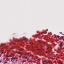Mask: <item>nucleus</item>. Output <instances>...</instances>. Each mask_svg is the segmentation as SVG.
<instances>
[{
    "instance_id": "nucleus-18",
    "label": "nucleus",
    "mask_w": 64,
    "mask_h": 64,
    "mask_svg": "<svg viewBox=\"0 0 64 64\" xmlns=\"http://www.w3.org/2000/svg\"><path fill=\"white\" fill-rule=\"evenodd\" d=\"M12 60H11V61H12Z\"/></svg>"
},
{
    "instance_id": "nucleus-21",
    "label": "nucleus",
    "mask_w": 64,
    "mask_h": 64,
    "mask_svg": "<svg viewBox=\"0 0 64 64\" xmlns=\"http://www.w3.org/2000/svg\"><path fill=\"white\" fill-rule=\"evenodd\" d=\"M46 57H47V56Z\"/></svg>"
},
{
    "instance_id": "nucleus-5",
    "label": "nucleus",
    "mask_w": 64,
    "mask_h": 64,
    "mask_svg": "<svg viewBox=\"0 0 64 64\" xmlns=\"http://www.w3.org/2000/svg\"><path fill=\"white\" fill-rule=\"evenodd\" d=\"M48 62H51V61H50V60H48Z\"/></svg>"
},
{
    "instance_id": "nucleus-8",
    "label": "nucleus",
    "mask_w": 64,
    "mask_h": 64,
    "mask_svg": "<svg viewBox=\"0 0 64 64\" xmlns=\"http://www.w3.org/2000/svg\"><path fill=\"white\" fill-rule=\"evenodd\" d=\"M47 63V60H46L45 61Z\"/></svg>"
},
{
    "instance_id": "nucleus-9",
    "label": "nucleus",
    "mask_w": 64,
    "mask_h": 64,
    "mask_svg": "<svg viewBox=\"0 0 64 64\" xmlns=\"http://www.w3.org/2000/svg\"><path fill=\"white\" fill-rule=\"evenodd\" d=\"M24 49H22V48H21V50H23Z\"/></svg>"
},
{
    "instance_id": "nucleus-6",
    "label": "nucleus",
    "mask_w": 64,
    "mask_h": 64,
    "mask_svg": "<svg viewBox=\"0 0 64 64\" xmlns=\"http://www.w3.org/2000/svg\"><path fill=\"white\" fill-rule=\"evenodd\" d=\"M46 52V53H49V52Z\"/></svg>"
},
{
    "instance_id": "nucleus-20",
    "label": "nucleus",
    "mask_w": 64,
    "mask_h": 64,
    "mask_svg": "<svg viewBox=\"0 0 64 64\" xmlns=\"http://www.w3.org/2000/svg\"><path fill=\"white\" fill-rule=\"evenodd\" d=\"M61 44H62V43H61Z\"/></svg>"
},
{
    "instance_id": "nucleus-16",
    "label": "nucleus",
    "mask_w": 64,
    "mask_h": 64,
    "mask_svg": "<svg viewBox=\"0 0 64 64\" xmlns=\"http://www.w3.org/2000/svg\"><path fill=\"white\" fill-rule=\"evenodd\" d=\"M21 57V56H19V57H20H20Z\"/></svg>"
},
{
    "instance_id": "nucleus-14",
    "label": "nucleus",
    "mask_w": 64,
    "mask_h": 64,
    "mask_svg": "<svg viewBox=\"0 0 64 64\" xmlns=\"http://www.w3.org/2000/svg\"><path fill=\"white\" fill-rule=\"evenodd\" d=\"M3 52H2L1 53L2 54H3Z\"/></svg>"
},
{
    "instance_id": "nucleus-19",
    "label": "nucleus",
    "mask_w": 64,
    "mask_h": 64,
    "mask_svg": "<svg viewBox=\"0 0 64 64\" xmlns=\"http://www.w3.org/2000/svg\"><path fill=\"white\" fill-rule=\"evenodd\" d=\"M38 42H39V41H40V40H38Z\"/></svg>"
},
{
    "instance_id": "nucleus-17",
    "label": "nucleus",
    "mask_w": 64,
    "mask_h": 64,
    "mask_svg": "<svg viewBox=\"0 0 64 64\" xmlns=\"http://www.w3.org/2000/svg\"><path fill=\"white\" fill-rule=\"evenodd\" d=\"M1 61H0V63H1Z\"/></svg>"
},
{
    "instance_id": "nucleus-4",
    "label": "nucleus",
    "mask_w": 64,
    "mask_h": 64,
    "mask_svg": "<svg viewBox=\"0 0 64 64\" xmlns=\"http://www.w3.org/2000/svg\"><path fill=\"white\" fill-rule=\"evenodd\" d=\"M18 54H21V52H18Z\"/></svg>"
},
{
    "instance_id": "nucleus-1",
    "label": "nucleus",
    "mask_w": 64,
    "mask_h": 64,
    "mask_svg": "<svg viewBox=\"0 0 64 64\" xmlns=\"http://www.w3.org/2000/svg\"><path fill=\"white\" fill-rule=\"evenodd\" d=\"M48 46H49V47H48V48L47 49V50H48L49 52H51V51H52V50H50V49H52V48L50 46L48 45Z\"/></svg>"
},
{
    "instance_id": "nucleus-15",
    "label": "nucleus",
    "mask_w": 64,
    "mask_h": 64,
    "mask_svg": "<svg viewBox=\"0 0 64 64\" xmlns=\"http://www.w3.org/2000/svg\"><path fill=\"white\" fill-rule=\"evenodd\" d=\"M2 44V45H4V44Z\"/></svg>"
},
{
    "instance_id": "nucleus-22",
    "label": "nucleus",
    "mask_w": 64,
    "mask_h": 64,
    "mask_svg": "<svg viewBox=\"0 0 64 64\" xmlns=\"http://www.w3.org/2000/svg\"><path fill=\"white\" fill-rule=\"evenodd\" d=\"M60 46L61 47V46Z\"/></svg>"
},
{
    "instance_id": "nucleus-10",
    "label": "nucleus",
    "mask_w": 64,
    "mask_h": 64,
    "mask_svg": "<svg viewBox=\"0 0 64 64\" xmlns=\"http://www.w3.org/2000/svg\"><path fill=\"white\" fill-rule=\"evenodd\" d=\"M24 39L25 40V39H27L26 38H24Z\"/></svg>"
},
{
    "instance_id": "nucleus-3",
    "label": "nucleus",
    "mask_w": 64,
    "mask_h": 64,
    "mask_svg": "<svg viewBox=\"0 0 64 64\" xmlns=\"http://www.w3.org/2000/svg\"><path fill=\"white\" fill-rule=\"evenodd\" d=\"M57 37H58V38H59V37H60V36H58Z\"/></svg>"
},
{
    "instance_id": "nucleus-11",
    "label": "nucleus",
    "mask_w": 64,
    "mask_h": 64,
    "mask_svg": "<svg viewBox=\"0 0 64 64\" xmlns=\"http://www.w3.org/2000/svg\"><path fill=\"white\" fill-rule=\"evenodd\" d=\"M5 63H7V62H6V61H5Z\"/></svg>"
},
{
    "instance_id": "nucleus-13",
    "label": "nucleus",
    "mask_w": 64,
    "mask_h": 64,
    "mask_svg": "<svg viewBox=\"0 0 64 64\" xmlns=\"http://www.w3.org/2000/svg\"><path fill=\"white\" fill-rule=\"evenodd\" d=\"M64 38L63 37H62V39H64Z\"/></svg>"
},
{
    "instance_id": "nucleus-2",
    "label": "nucleus",
    "mask_w": 64,
    "mask_h": 64,
    "mask_svg": "<svg viewBox=\"0 0 64 64\" xmlns=\"http://www.w3.org/2000/svg\"><path fill=\"white\" fill-rule=\"evenodd\" d=\"M11 57V56L10 55V56H8V55H7L6 56V57Z\"/></svg>"
},
{
    "instance_id": "nucleus-7",
    "label": "nucleus",
    "mask_w": 64,
    "mask_h": 64,
    "mask_svg": "<svg viewBox=\"0 0 64 64\" xmlns=\"http://www.w3.org/2000/svg\"><path fill=\"white\" fill-rule=\"evenodd\" d=\"M27 57H25V59H27Z\"/></svg>"
},
{
    "instance_id": "nucleus-12",
    "label": "nucleus",
    "mask_w": 64,
    "mask_h": 64,
    "mask_svg": "<svg viewBox=\"0 0 64 64\" xmlns=\"http://www.w3.org/2000/svg\"><path fill=\"white\" fill-rule=\"evenodd\" d=\"M13 59H14V60H15V58H13Z\"/></svg>"
}]
</instances>
